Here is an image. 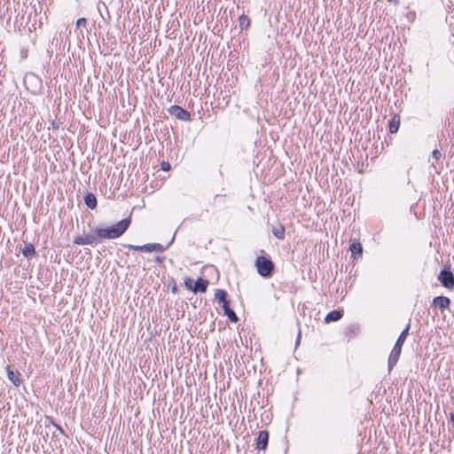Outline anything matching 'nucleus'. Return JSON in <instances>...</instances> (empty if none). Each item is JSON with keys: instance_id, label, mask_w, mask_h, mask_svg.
Wrapping results in <instances>:
<instances>
[{"instance_id": "obj_30", "label": "nucleus", "mask_w": 454, "mask_h": 454, "mask_svg": "<svg viewBox=\"0 0 454 454\" xmlns=\"http://www.w3.org/2000/svg\"><path fill=\"white\" fill-rule=\"evenodd\" d=\"M173 242H174V239H171V240L169 241V244H168V245L172 244Z\"/></svg>"}, {"instance_id": "obj_6", "label": "nucleus", "mask_w": 454, "mask_h": 454, "mask_svg": "<svg viewBox=\"0 0 454 454\" xmlns=\"http://www.w3.org/2000/svg\"><path fill=\"white\" fill-rule=\"evenodd\" d=\"M450 298L441 295L434 298L432 306L438 308L442 312H443L445 309L450 308Z\"/></svg>"}, {"instance_id": "obj_14", "label": "nucleus", "mask_w": 454, "mask_h": 454, "mask_svg": "<svg viewBox=\"0 0 454 454\" xmlns=\"http://www.w3.org/2000/svg\"><path fill=\"white\" fill-rule=\"evenodd\" d=\"M272 234L278 239L283 240L285 239L286 229L283 224L278 223L272 227Z\"/></svg>"}, {"instance_id": "obj_11", "label": "nucleus", "mask_w": 454, "mask_h": 454, "mask_svg": "<svg viewBox=\"0 0 454 454\" xmlns=\"http://www.w3.org/2000/svg\"><path fill=\"white\" fill-rule=\"evenodd\" d=\"M84 203L88 208L95 209L98 205V200L93 193L89 192L84 196Z\"/></svg>"}, {"instance_id": "obj_27", "label": "nucleus", "mask_w": 454, "mask_h": 454, "mask_svg": "<svg viewBox=\"0 0 454 454\" xmlns=\"http://www.w3.org/2000/svg\"><path fill=\"white\" fill-rule=\"evenodd\" d=\"M389 3H392L395 5L399 4V1L398 0H387Z\"/></svg>"}, {"instance_id": "obj_29", "label": "nucleus", "mask_w": 454, "mask_h": 454, "mask_svg": "<svg viewBox=\"0 0 454 454\" xmlns=\"http://www.w3.org/2000/svg\"><path fill=\"white\" fill-rule=\"evenodd\" d=\"M176 291V286H174V287L172 288V292H173V293H175Z\"/></svg>"}, {"instance_id": "obj_1", "label": "nucleus", "mask_w": 454, "mask_h": 454, "mask_svg": "<svg viewBox=\"0 0 454 454\" xmlns=\"http://www.w3.org/2000/svg\"><path fill=\"white\" fill-rule=\"evenodd\" d=\"M131 223L130 216L124 218L111 226L98 225L89 233L74 238V243L79 246L90 245L96 247L103 239H114L122 236Z\"/></svg>"}, {"instance_id": "obj_4", "label": "nucleus", "mask_w": 454, "mask_h": 454, "mask_svg": "<svg viewBox=\"0 0 454 454\" xmlns=\"http://www.w3.org/2000/svg\"><path fill=\"white\" fill-rule=\"evenodd\" d=\"M438 280L445 288L453 289L454 274L451 272L450 269H442L438 275Z\"/></svg>"}, {"instance_id": "obj_24", "label": "nucleus", "mask_w": 454, "mask_h": 454, "mask_svg": "<svg viewBox=\"0 0 454 454\" xmlns=\"http://www.w3.org/2000/svg\"><path fill=\"white\" fill-rule=\"evenodd\" d=\"M161 169L164 171H168L170 169V164L168 162L163 161L161 163Z\"/></svg>"}, {"instance_id": "obj_12", "label": "nucleus", "mask_w": 454, "mask_h": 454, "mask_svg": "<svg viewBox=\"0 0 454 454\" xmlns=\"http://www.w3.org/2000/svg\"><path fill=\"white\" fill-rule=\"evenodd\" d=\"M21 253L24 257L29 259L35 255V249L33 244L27 243L21 249Z\"/></svg>"}, {"instance_id": "obj_19", "label": "nucleus", "mask_w": 454, "mask_h": 454, "mask_svg": "<svg viewBox=\"0 0 454 454\" xmlns=\"http://www.w3.org/2000/svg\"><path fill=\"white\" fill-rule=\"evenodd\" d=\"M123 247H127L129 250L148 253V244H145V245H142V246H135V245H131V244H125V245H123Z\"/></svg>"}, {"instance_id": "obj_20", "label": "nucleus", "mask_w": 454, "mask_h": 454, "mask_svg": "<svg viewBox=\"0 0 454 454\" xmlns=\"http://www.w3.org/2000/svg\"><path fill=\"white\" fill-rule=\"evenodd\" d=\"M239 26L241 30L247 29L250 26V19L247 15L242 14L239 18Z\"/></svg>"}, {"instance_id": "obj_2", "label": "nucleus", "mask_w": 454, "mask_h": 454, "mask_svg": "<svg viewBox=\"0 0 454 454\" xmlns=\"http://www.w3.org/2000/svg\"><path fill=\"white\" fill-rule=\"evenodd\" d=\"M410 328H411V320L409 321L406 327L402 331L401 334L397 338L396 342L389 355L388 369H393V367L396 364L397 361L399 360V357H400V355L402 352V347L409 335Z\"/></svg>"}, {"instance_id": "obj_7", "label": "nucleus", "mask_w": 454, "mask_h": 454, "mask_svg": "<svg viewBox=\"0 0 454 454\" xmlns=\"http://www.w3.org/2000/svg\"><path fill=\"white\" fill-rule=\"evenodd\" d=\"M268 441L269 432L267 430L260 431L256 438V449L259 450H264L267 448Z\"/></svg>"}, {"instance_id": "obj_18", "label": "nucleus", "mask_w": 454, "mask_h": 454, "mask_svg": "<svg viewBox=\"0 0 454 454\" xmlns=\"http://www.w3.org/2000/svg\"><path fill=\"white\" fill-rule=\"evenodd\" d=\"M399 126H400V120H399V118H396V117L392 118L390 120L389 125H388L389 132L391 134L396 133L398 131V129H399Z\"/></svg>"}, {"instance_id": "obj_16", "label": "nucleus", "mask_w": 454, "mask_h": 454, "mask_svg": "<svg viewBox=\"0 0 454 454\" xmlns=\"http://www.w3.org/2000/svg\"><path fill=\"white\" fill-rule=\"evenodd\" d=\"M223 309L224 311V315L229 318L230 321L233 322V323H236L238 322L239 320V317L238 316L236 315V313L234 312V310H232L231 308H230V304H227L225 306H223Z\"/></svg>"}, {"instance_id": "obj_21", "label": "nucleus", "mask_w": 454, "mask_h": 454, "mask_svg": "<svg viewBox=\"0 0 454 454\" xmlns=\"http://www.w3.org/2000/svg\"><path fill=\"white\" fill-rule=\"evenodd\" d=\"M87 25V20L85 18H80L76 20V27H85Z\"/></svg>"}, {"instance_id": "obj_25", "label": "nucleus", "mask_w": 454, "mask_h": 454, "mask_svg": "<svg viewBox=\"0 0 454 454\" xmlns=\"http://www.w3.org/2000/svg\"><path fill=\"white\" fill-rule=\"evenodd\" d=\"M165 260V256L157 255L155 257V262L159 264H161Z\"/></svg>"}, {"instance_id": "obj_5", "label": "nucleus", "mask_w": 454, "mask_h": 454, "mask_svg": "<svg viewBox=\"0 0 454 454\" xmlns=\"http://www.w3.org/2000/svg\"><path fill=\"white\" fill-rule=\"evenodd\" d=\"M168 113L181 121H190L191 119L190 113L179 106H171L168 108Z\"/></svg>"}, {"instance_id": "obj_22", "label": "nucleus", "mask_w": 454, "mask_h": 454, "mask_svg": "<svg viewBox=\"0 0 454 454\" xmlns=\"http://www.w3.org/2000/svg\"><path fill=\"white\" fill-rule=\"evenodd\" d=\"M432 157L435 160H438L441 159L442 157V153L438 150V149H434L433 152H432Z\"/></svg>"}, {"instance_id": "obj_23", "label": "nucleus", "mask_w": 454, "mask_h": 454, "mask_svg": "<svg viewBox=\"0 0 454 454\" xmlns=\"http://www.w3.org/2000/svg\"><path fill=\"white\" fill-rule=\"evenodd\" d=\"M184 284H185V286L188 289L192 291L193 286H192V280L191 278H186L185 281H184Z\"/></svg>"}, {"instance_id": "obj_3", "label": "nucleus", "mask_w": 454, "mask_h": 454, "mask_svg": "<svg viewBox=\"0 0 454 454\" xmlns=\"http://www.w3.org/2000/svg\"><path fill=\"white\" fill-rule=\"evenodd\" d=\"M254 266L258 274L264 278H271L275 270V264L270 256L258 255Z\"/></svg>"}, {"instance_id": "obj_17", "label": "nucleus", "mask_w": 454, "mask_h": 454, "mask_svg": "<svg viewBox=\"0 0 454 454\" xmlns=\"http://www.w3.org/2000/svg\"><path fill=\"white\" fill-rule=\"evenodd\" d=\"M169 245L164 247L159 243H148V253L151 252H164Z\"/></svg>"}, {"instance_id": "obj_8", "label": "nucleus", "mask_w": 454, "mask_h": 454, "mask_svg": "<svg viewBox=\"0 0 454 454\" xmlns=\"http://www.w3.org/2000/svg\"><path fill=\"white\" fill-rule=\"evenodd\" d=\"M349 250L351 252V257H353L355 260L361 258L363 255V247L358 241H354L351 243Z\"/></svg>"}, {"instance_id": "obj_32", "label": "nucleus", "mask_w": 454, "mask_h": 454, "mask_svg": "<svg viewBox=\"0 0 454 454\" xmlns=\"http://www.w3.org/2000/svg\"><path fill=\"white\" fill-rule=\"evenodd\" d=\"M173 242H174V239H171V240L169 241V244H168V245L172 244Z\"/></svg>"}, {"instance_id": "obj_26", "label": "nucleus", "mask_w": 454, "mask_h": 454, "mask_svg": "<svg viewBox=\"0 0 454 454\" xmlns=\"http://www.w3.org/2000/svg\"><path fill=\"white\" fill-rule=\"evenodd\" d=\"M450 420H451L452 425L454 427V410L450 412Z\"/></svg>"}, {"instance_id": "obj_15", "label": "nucleus", "mask_w": 454, "mask_h": 454, "mask_svg": "<svg viewBox=\"0 0 454 454\" xmlns=\"http://www.w3.org/2000/svg\"><path fill=\"white\" fill-rule=\"evenodd\" d=\"M215 299L217 300L223 306L229 304L227 300V293L223 289H216L215 293Z\"/></svg>"}, {"instance_id": "obj_10", "label": "nucleus", "mask_w": 454, "mask_h": 454, "mask_svg": "<svg viewBox=\"0 0 454 454\" xmlns=\"http://www.w3.org/2000/svg\"><path fill=\"white\" fill-rule=\"evenodd\" d=\"M343 317V311L340 309H334L331 312H329L325 317V323L329 324L331 322H336L339 321Z\"/></svg>"}, {"instance_id": "obj_31", "label": "nucleus", "mask_w": 454, "mask_h": 454, "mask_svg": "<svg viewBox=\"0 0 454 454\" xmlns=\"http://www.w3.org/2000/svg\"><path fill=\"white\" fill-rule=\"evenodd\" d=\"M173 242H174V239H171V240L169 241V244H168V245L172 244Z\"/></svg>"}, {"instance_id": "obj_9", "label": "nucleus", "mask_w": 454, "mask_h": 454, "mask_svg": "<svg viewBox=\"0 0 454 454\" xmlns=\"http://www.w3.org/2000/svg\"><path fill=\"white\" fill-rule=\"evenodd\" d=\"M208 286V281L207 279H203L201 278H199L192 287V292L194 293H205L207 291Z\"/></svg>"}, {"instance_id": "obj_13", "label": "nucleus", "mask_w": 454, "mask_h": 454, "mask_svg": "<svg viewBox=\"0 0 454 454\" xmlns=\"http://www.w3.org/2000/svg\"><path fill=\"white\" fill-rule=\"evenodd\" d=\"M8 379L16 387H19L22 382L20 371H8Z\"/></svg>"}, {"instance_id": "obj_28", "label": "nucleus", "mask_w": 454, "mask_h": 454, "mask_svg": "<svg viewBox=\"0 0 454 454\" xmlns=\"http://www.w3.org/2000/svg\"><path fill=\"white\" fill-rule=\"evenodd\" d=\"M52 127L54 129H59V125H57L54 121L52 122Z\"/></svg>"}]
</instances>
